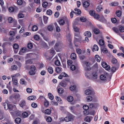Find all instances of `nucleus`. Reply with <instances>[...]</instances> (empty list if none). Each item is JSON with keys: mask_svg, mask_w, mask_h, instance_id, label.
<instances>
[{"mask_svg": "<svg viewBox=\"0 0 124 124\" xmlns=\"http://www.w3.org/2000/svg\"><path fill=\"white\" fill-rule=\"evenodd\" d=\"M63 47V44L60 42H58L56 43L54 48L57 52H60Z\"/></svg>", "mask_w": 124, "mask_h": 124, "instance_id": "obj_1", "label": "nucleus"}, {"mask_svg": "<svg viewBox=\"0 0 124 124\" xmlns=\"http://www.w3.org/2000/svg\"><path fill=\"white\" fill-rule=\"evenodd\" d=\"M90 65V63L89 62L85 61L84 62V66L85 70L89 71L91 70Z\"/></svg>", "mask_w": 124, "mask_h": 124, "instance_id": "obj_2", "label": "nucleus"}, {"mask_svg": "<svg viewBox=\"0 0 124 124\" xmlns=\"http://www.w3.org/2000/svg\"><path fill=\"white\" fill-rule=\"evenodd\" d=\"M20 106L24 109H26L28 108V107H26L25 101L23 100L21 101L19 104Z\"/></svg>", "mask_w": 124, "mask_h": 124, "instance_id": "obj_3", "label": "nucleus"}, {"mask_svg": "<svg viewBox=\"0 0 124 124\" xmlns=\"http://www.w3.org/2000/svg\"><path fill=\"white\" fill-rule=\"evenodd\" d=\"M120 64L119 63H117L115 66H112L111 68V70L113 73L115 72L116 70H117L119 68Z\"/></svg>", "mask_w": 124, "mask_h": 124, "instance_id": "obj_4", "label": "nucleus"}, {"mask_svg": "<svg viewBox=\"0 0 124 124\" xmlns=\"http://www.w3.org/2000/svg\"><path fill=\"white\" fill-rule=\"evenodd\" d=\"M39 44L42 47L47 49L49 48V47L43 41H40Z\"/></svg>", "mask_w": 124, "mask_h": 124, "instance_id": "obj_5", "label": "nucleus"}, {"mask_svg": "<svg viewBox=\"0 0 124 124\" xmlns=\"http://www.w3.org/2000/svg\"><path fill=\"white\" fill-rule=\"evenodd\" d=\"M105 75H101L100 77V79L104 81L106 80L107 78H108V74L107 73H105Z\"/></svg>", "mask_w": 124, "mask_h": 124, "instance_id": "obj_6", "label": "nucleus"}, {"mask_svg": "<svg viewBox=\"0 0 124 124\" xmlns=\"http://www.w3.org/2000/svg\"><path fill=\"white\" fill-rule=\"evenodd\" d=\"M101 65L102 67L105 68L106 70H108L110 69V66L109 65H108L105 62H102L101 63Z\"/></svg>", "mask_w": 124, "mask_h": 124, "instance_id": "obj_7", "label": "nucleus"}, {"mask_svg": "<svg viewBox=\"0 0 124 124\" xmlns=\"http://www.w3.org/2000/svg\"><path fill=\"white\" fill-rule=\"evenodd\" d=\"M93 90L92 89H86L85 92V94L87 95H91L93 93Z\"/></svg>", "mask_w": 124, "mask_h": 124, "instance_id": "obj_8", "label": "nucleus"}, {"mask_svg": "<svg viewBox=\"0 0 124 124\" xmlns=\"http://www.w3.org/2000/svg\"><path fill=\"white\" fill-rule=\"evenodd\" d=\"M73 116L70 115L64 118V120L66 122H68L71 121L73 119Z\"/></svg>", "mask_w": 124, "mask_h": 124, "instance_id": "obj_9", "label": "nucleus"}, {"mask_svg": "<svg viewBox=\"0 0 124 124\" xmlns=\"http://www.w3.org/2000/svg\"><path fill=\"white\" fill-rule=\"evenodd\" d=\"M82 39H80V38L78 39L77 38H75L74 41L75 45L77 47L78 46V45H77V44H79V43H78H78H80V41Z\"/></svg>", "mask_w": 124, "mask_h": 124, "instance_id": "obj_10", "label": "nucleus"}, {"mask_svg": "<svg viewBox=\"0 0 124 124\" xmlns=\"http://www.w3.org/2000/svg\"><path fill=\"white\" fill-rule=\"evenodd\" d=\"M98 106V104L97 103H90L89 104V107L92 108H96Z\"/></svg>", "mask_w": 124, "mask_h": 124, "instance_id": "obj_11", "label": "nucleus"}, {"mask_svg": "<svg viewBox=\"0 0 124 124\" xmlns=\"http://www.w3.org/2000/svg\"><path fill=\"white\" fill-rule=\"evenodd\" d=\"M13 47L14 49L17 50H14L15 53H17L19 48V45L15 43L13 45Z\"/></svg>", "mask_w": 124, "mask_h": 124, "instance_id": "obj_12", "label": "nucleus"}, {"mask_svg": "<svg viewBox=\"0 0 124 124\" xmlns=\"http://www.w3.org/2000/svg\"><path fill=\"white\" fill-rule=\"evenodd\" d=\"M7 107H8V108H6V107H4V108L5 110H7L8 108L9 111H11L13 109V107L12 105L8 104H7Z\"/></svg>", "mask_w": 124, "mask_h": 124, "instance_id": "obj_13", "label": "nucleus"}, {"mask_svg": "<svg viewBox=\"0 0 124 124\" xmlns=\"http://www.w3.org/2000/svg\"><path fill=\"white\" fill-rule=\"evenodd\" d=\"M84 35L85 36H88V37H91L92 34L90 31H88L84 33Z\"/></svg>", "mask_w": 124, "mask_h": 124, "instance_id": "obj_14", "label": "nucleus"}, {"mask_svg": "<svg viewBox=\"0 0 124 124\" xmlns=\"http://www.w3.org/2000/svg\"><path fill=\"white\" fill-rule=\"evenodd\" d=\"M12 81L14 84L17 85L18 84L17 80L15 78L12 77Z\"/></svg>", "mask_w": 124, "mask_h": 124, "instance_id": "obj_15", "label": "nucleus"}, {"mask_svg": "<svg viewBox=\"0 0 124 124\" xmlns=\"http://www.w3.org/2000/svg\"><path fill=\"white\" fill-rule=\"evenodd\" d=\"M92 78L93 79H96L97 76V73L95 72H93L92 74Z\"/></svg>", "mask_w": 124, "mask_h": 124, "instance_id": "obj_16", "label": "nucleus"}, {"mask_svg": "<svg viewBox=\"0 0 124 124\" xmlns=\"http://www.w3.org/2000/svg\"><path fill=\"white\" fill-rule=\"evenodd\" d=\"M48 71L50 74H52L53 73V68L51 67H49L47 69Z\"/></svg>", "mask_w": 124, "mask_h": 124, "instance_id": "obj_17", "label": "nucleus"}, {"mask_svg": "<svg viewBox=\"0 0 124 124\" xmlns=\"http://www.w3.org/2000/svg\"><path fill=\"white\" fill-rule=\"evenodd\" d=\"M111 62L112 63L114 64H116L117 63H118L117 62V60L115 58L113 57L112 59Z\"/></svg>", "mask_w": 124, "mask_h": 124, "instance_id": "obj_18", "label": "nucleus"}, {"mask_svg": "<svg viewBox=\"0 0 124 124\" xmlns=\"http://www.w3.org/2000/svg\"><path fill=\"white\" fill-rule=\"evenodd\" d=\"M90 5L88 1L84 2L83 3V6L85 8H87Z\"/></svg>", "mask_w": 124, "mask_h": 124, "instance_id": "obj_19", "label": "nucleus"}, {"mask_svg": "<svg viewBox=\"0 0 124 124\" xmlns=\"http://www.w3.org/2000/svg\"><path fill=\"white\" fill-rule=\"evenodd\" d=\"M54 25L55 27L56 30L57 32H59L60 31V29L59 27L56 23H54Z\"/></svg>", "mask_w": 124, "mask_h": 124, "instance_id": "obj_20", "label": "nucleus"}, {"mask_svg": "<svg viewBox=\"0 0 124 124\" xmlns=\"http://www.w3.org/2000/svg\"><path fill=\"white\" fill-rule=\"evenodd\" d=\"M71 57L72 59H75L77 57L76 54L75 53L71 54Z\"/></svg>", "mask_w": 124, "mask_h": 124, "instance_id": "obj_21", "label": "nucleus"}, {"mask_svg": "<svg viewBox=\"0 0 124 124\" xmlns=\"http://www.w3.org/2000/svg\"><path fill=\"white\" fill-rule=\"evenodd\" d=\"M95 60L98 62H99L101 61L100 57L98 55H96L95 56Z\"/></svg>", "mask_w": 124, "mask_h": 124, "instance_id": "obj_22", "label": "nucleus"}, {"mask_svg": "<svg viewBox=\"0 0 124 124\" xmlns=\"http://www.w3.org/2000/svg\"><path fill=\"white\" fill-rule=\"evenodd\" d=\"M17 66L15 65H14L11 66L10 70L11 71H13L14 70H17Z\"/></svg>", "mask_w": 124, "mask_h": 124, "instance_id": "obj_23", "label": "nucleus"}, {"mask_svg": "<svg viewBox=\"0 0 124 124\" xmlns=\"http://www.w3.org/2000/svg\"><path fill=\"white\" fill-rule=\"evenodd\" d=\"M48 96L49 99L51 100H52L54 99V97L51 93H49L48 94Z\"/></svg>", "mask_w": 124, "mask_h": 124, "instance_id": "obj_24", "label": "nucleus"}, {"mask_svg": "<svg viewBox=\"0 0 124 124\" xmlns=\"http://www.w3.org/2000/svg\"><path fill=\"white\" fill-rule=\"evenodd\" d=\"M36 97L34 96H31L27 98L28 100H34L35 99Z\"/></svg>", "mask_w": 124, "mask_h": 124, "instance_id": "obj_25", "label": "nucleus"}, {"mask_svg": "<svg viewBox=\"0 0 124 124\" xmlns=\"http://www.w3.org/2000/svg\"><path fill=\"white\" fill-rule=\"evenodd\" d=\"M60 85L63 87H65L66 86V83L65 82H62L60 83Z\"/></svg>", "mask_w": 124, "mask_h": 124, "instance_id": "obj_26", "label": "nucleus"}, {"mask_svg": "<svg viewBox=\"0 0 124 124\" xmlns=\"http://www.w3.org/2000/svg\"><path fill=\"white\" fill-rule=\"evenodd\" d=\"M95 34H97L99 33L100 31L97 28L94 29L93 31Z\"/></svg>", "mask_w": 124, "mask_h": 124, "instance_id": "obj_27", "label": "nucleus"}, {"mask_svg": "<svg viewBox=\"0 0 124 124\" xmlns=\"http://www.w3.org/2000/svg\"><path fill=\"white\" fill-rule=\"evenodd\" d=\"M73 100V97L71 96H69L67 97V100L69 102H71Z\"/></svg>", "mask_w": 124, "mask_h": 124, "instance_id": "obj_28", "label": "nucleus"}, {"mask_svg": "<svg viewBox=\"0 0 124 124\" xmlns=\"http://www.w3.org/2000/svg\"><path fill=\"white\" fill-rule=\"evenodd\" d=\"M58 92L59 94H62L64 92L63 89L62 88H58Z\"/></svg>", "mask_w": 124, "mask_h": 124, "instance_id": "obj_29", "label": "nucleus"}, {"mask_svg": "<svg viewBox=\"0 0 124 124\" xmlns=\"http://www.w3.org/2000/svg\"><path fill=\"white\" fill-rule=\"evenodd\" d=\"M38 29L37 26L36 25H34L32 27V30L33 31H37Z\"/></svg>", "mask_w": 124, "mask_h": 124, "instance_id": "obj_30", "label": "nucleus"}, {"mask_svg": "<svg viewBox=\"0 0 124 124\" xmlns=\"http://www.w3.org/2000/svg\"><path fill=\"white\" fill-rule=\"evenodd\" d=\"M59 23L60 25H63L65 23V21L63 19H61L59 21Z\"/></svg>", "mask_w": 124, "mask_h": 124, "instance_id": "obj_31", "label": "nucleus"}, {"mask_svg": "<svg viewBox=\"0 0 124 124\" xmlns=\"http://www.w3.org/2000/svg\"><path fill=\"white\" fill-rule=\"evenodd\" d=\"M47 28L49 31H52L53 30V26L51 25H49L48 26Z\"/></svg>", "mask_w": 124, "mask_h": 124, "instance_id": "obj_32", "label": "nucleus"}, {"mask_svg": "<svg viewBox=\"0 0 124 124\" xmlns=\"http://www.w3.org/2000/svg\"><path fill=\"white\" fill-rule=\"evenodd\" d=\"M15 121L16 123L17 124H19L20 123L21 121V120L20 118L19 117H17L15 119Z\"/></svg>", "mask_w": 124, "mask_h": 124, "instance_id": "obj_33", "label": "nucleus"}, {"mask_svg": "<svg viewBox=\"0 0 124 124\" xmlns=\"http://www.w3.org/2000/svg\"><path fill=\"white\" fill-rule=\"evenodd\" d=\"M99 43L101 46H103L104 44V41L102 39H100L99 42Z\"/></svg>", "mask_w": 124, "mask_h": 124, "instance_id": "obj_34", "label": "nucleus"}, {"mask_svg": "<svg viewBox=\"0 0 124 124\" xmlns=\"http://www.w3.org/2000/svg\"><path fill=\"white\" fill-rule=\"evenodd\" d=\"M112 29L116 33H118L119 32L118 29V28L116 27L113 28Z\"/></svg>", "mask_w": 124, "mask_h": 124, "instance_id": "obj_35", "label": "nucleus"}, {"mask_svg": "<svg viewBox=\"0 0 124 124\" xmlns=\"http://www.w3.org/2000/svg\"><path fill=\"white\" fill-rule=\"evenodd\" d=\"M98 46L96 45H94L93 46V52H94V50L95 51H98Z\"/></svg>", "mask_w": 124, "mask_h": 124, "instance_id": "obj_36", "label": "nucleus"}, {"mask_svg": "<svg viewBox=\"0 0 124 124\" xmlns=\"http://www.w3.org/2000/svg\"><path fill=\"white\" fill-rule=\"evenodd\" d=\"M36 71L32 70H30L29 72V74L31 75H34L35 74Z\"/></svg>", "mask_w": 124, "mask_h": 124, "instance_id": "obj_37", "label": "nucleus"}, {"mask_svg": "<svg viewBox=\"0 0 124 124\" xmlns=\"http://www.w3.org/2000/svg\"><path fill=\"white\" fill-rule=\"evenodd\" d=\"M45 113L46 114L49 115L51 113V110L49 109H47L45 110Z\"/></svg>", "mask_w": 124, "mask_h": 124, "instance_id": "obj_38", "label": "nucleus"}, {"mask_svg": "<svg viewBox=\"0 0 124 124\" xmlns=\"http://www.w3.org/2000/svg\"><path fill=\"white\" fill-rule=\"evenodd\" d=\"M118 4V3L116 2H114L110 4V5L112 6H117Z\"/></svg>", "mask_w": 124, "mask_h": 124, "instance_id": "obj_39", "label": "nucleus"}, {"mask_svg": "<svg viewBox=\"0 0 124 124\" xmlns=\"http://www.w3.org/2000/svg\"><path fill=\"white\" fill-rule=\"evenodd\" d=\"M85 120L86 122H90L91 119L89 117L87 116L85 118Z\"/></svg>", "mask_w": 124, "mask_h": 124, "instance_id": "obj_40", "label": "nucleus"}, {"mask_svg": "<svg viewBox=\"0 0 124 124\" xmlns=\"http://www.w3.org/2000/svg\"><path fill=\"white\" fill-rule=\"evenodd\" d=\"M76 87L74 85H71L70 87V89L71 91H73L76 89Z\"/></svg>", "mask_w": 124, "mask_h": 124, "instance_id": "obj_41", "label": "nucleus"}, {"mask_svg": "<svg viewBox=\"0 0 124 124\" xmlns=\"http://www.w3.org/2000/svg\"><path fill=\"white\" fill-rule=\"evenodd\" d=\"M102 8L101 6H98L96 8V10L97 11L99 12L101 11V10H102Z\"/></svg>", "mask_w": 124, "mask_h": 124, "instance_id": "obj_42", "label": "nucleus"}, {"mask_svg": "<svg viewBox=\"0 0 124 124\" xmlns=\"http://www.w3.org/2000/svg\"><path fill=\"white\" fill-rule=\"evenodd\" d=\"M32 62L31 59H29L26 61V65L32 64Z\"/></svg>", "mask_w": 124, "mask_h": 124, "instance_id": "obj_43", "label": "nucleus"}, {"mask_svg": "<svg viewBox=\"0 0 124 124\" xmlns=\"http://www.w3.org/2000/svg\"><path fill=\"white\" fill-rule=\"evenodd\" d=\"M43 18L44 22L46 23L47 22L48 17L46 16H43Z\"/></svg>", "mask_w": 124, "mask_h": 124, "instance_id": "obj_44", "label": "nucleus"}, {"mask_svg": "<svg viewBox=\"0 0 124 124\" xmlns=\"http://www.w3.org/2000/svg\"><path fill=\"white\" fill-rule=\"evenodd\" d=\"M20 83L21 84L23 85L25 84L26 83L24 79H23V78H22L20 80Z\"/></svg>", "mask_w": 124, "mask_h": 124, "instance_id": "obj_45", "label": "nucleus"}, {"mask_svg": "<svg viewBox=\"0 0 124 124\" xmlns=\"http://www.w3.org/2000/svg\"><path fill=\"white\" fill-rule=\"evenodd\" d=\"M31 106L33 108H36L37 107L38 105L36 103L33 102L32 103Z\"/></svg>", "mask_w": 124, "mask_h": 124, "instance_id": "obj_46", "label": "nucleus"}, {"mask_svg": "<svg viewBox=\"0 0 124 124\" xmlns=\"http://www.w3.org/2000/svg\"><path fill=\"white\" fill-rule=\"evenodd\" d=\"M52 14V11L50 9H49L46 11V14L48 15H51Z\"/></svg>", "mask_w": 124, "mask_h": 124, "instance_id": "obj_47", "label": "nucleus"}, {"mask_svg": "<svg viewBox=\"0 0 124 124\" xmlns=\"http://www.w3.org/2000/svg\"><path fill=\"white\" fill-rule=\"evenodd\" d=\"M121 11L119 10H118L116 11V14L117 16L119 17L121 15Z\"/></svg>", "mask_w": 124, "mask_h": 124, "instance_id": "obj_48", "label": "nucleus"}, {"mask_svg": "<svg viewBox=\"0 0 124 124\" xmlns=\"http://www.w3.org/2000/svg\"><path fill=\"white\" fill-rule=\"evenodd\" d=\"M55 64L57 66H59L60 64V63L59 61L57 59L55 62Z\"/></svg>", "mask_w": 124, "mask_h": 124, "instance_id": "obj_49", "label": "nucleus"}, {"mask_svg": "<svg viewBox=\"0 0 124 124\" xmlns=\"http://www.w3.org/2000/svg\"><path fill=\"white\" fill-rule=\"evenodd\" d=\"M56 71L57 73H59L61 72V69L59 67H57L56 68Z\"/></svg>", "mask_w": 124, "mask_h": 124, "instance_id": "obj_50", "label": "nucleus"}, {"mask_svg": "<svg viewBox=\"0 0 124 124\" xmlns=\"http://www.w3.org/2000/svg\"><path fill=\"white\" fill-rule=\"evenodd\" d=\"M89 13L90 15L93 16L95 14V12L94 11L91 10L89 11Z\"/></svg>", "mask_w": 124, "mask_h": 124, "instance_id": "obj_51", "label": "nucleus"}, {"mask_svg": "<svg viewBox=\"0 0 124 124\" xmlns=\"http://www.w3.org/2000/svg\"><path fill=\"white\" fill-rule=\"evenodd\" d=\"M30 70H31L32 71H36V68L34 65H32L30 67Z\"/></svg>", "mask_w": 124, "mask_h": 124, "instance_id": "obj_52", "label": "nucleus"}, {"mask_svg": "<svg viewBox=\"0 0 124 124\" xmlns=\"http://www.w3.org/2000/svg\"><path fill=\"white\" fill-rule=\"evenodd\" d=\"M19 17L20 18H23L24 16V15L22 13H19L18 15Z\"/></svg>", "mask_w": 124, "mask_h": 124, "instance_id": "obj_53", "label": "nucleus"}, {"mask_svg": "<svg viewBox=\"0 0 124 124\" xmlns=\"http://www.w3.org/2000/svg\"><path fill=\"white\" fill-rule=\"evenodd\" d=\"M94 18L96 19H98L100 18L99 15L97 14H95L93 16Z\"/></svg>", "mask_w": 124, "mask_h": 124, "instance_id": "obj_54", "label": "nucleus"}, {"mask_svg": "<svg viewBox=\"0 0 124 124\" xmlns=\"http://www.w3.org/2000/svg\"><path fill=\"white\" fill-rule=\"evenodd\" d=\"M86 99H87L88 101H90L92 100L93 99V97L91 96H87Z\"/></svg>", "mask_w": 124, "mask_h": 124, "instance_id": "obj_55", "label": "nucleus"}, {"mask_svg": "<svg viewBox=\"0 0 124 124\" xmlns=\"http://www.w3.org/2000/svg\"><path fill=\"white\" fill-rule=\"evenodd\" d=\"M119 30L121 32H124V27L121 26L119 28Z\"/></svg>", "mask_w": 124, "mask_h": 124, "instance_id": "obj_56", "label": "nucleus"}, {"mask_svg": "<svg viewBox=\"0 0 124 124\" xmlns=\"http://www.w3.org/2000/svg\"><path fill=\"white\" fill-rule=\"evenodd\" d=\"M14 10V8L13 7H10L8 8V10L10 12H13Z\"/></svg>", "mask_w": 124, "mask_h": 124, "instance_id": "obj_57", "label": "nucleus"}, {"mask_svg": "<svg viewBox=\"0 0 124 124\" xmlns=\"http://www.w3.org/2000/svg\"><path fill=\"white\" fill-rule=\"evenodd\" d=\"M48 4V3L47 2H44L43 3L42 6L44 8H46L47 7Z\"/></svg>", "mask_w": 124, "mask_h": 124, "instance_id": "obj_58", "label": "nucleus"}, {"mask_svg": "<svg viewBox=\"0 0 124 124\" xmlns=\"http://www.w3.org/2000/svg\"><path fill=\"white\" fill-rule=\"evenodd\" d=\"M27 46L28 48L29 49H31L33 45L31 43H29L27 45Z\"/></svg>", "mask_w": 124, "mask_h": 124, "instance_id": "obj_59", "label": "nucleus"}, {"mask_svg": "<svg viewBox=\"0 0 124 124\" xmlns=\"http://www.w3.org/2000/svg\"><path fill=\"white\" fill-rule=\"evenodd\" d=\"M80 20L81 22H84L86 21V19L83 17H81L80 18Z\"/></svg>", "mask_w": 124, "mask_h": 124, "instance_id": "obj_60", "label": "nucleus"}, {"mask_svg": "<svg viewBox=\"0 0 124 124\" xmlns=\"http://www.w3.org/2000/svg\"><path fill=\"white\" fill-rule=\"evenodd\" d=\"M46 120L48 122H50L52 121V119L51 117L49 116L46 118Z\"/></svg>", "mask_w": 124, "mask_h": 124, "instance_id": "obj_61", "label": "nucleus"}, {"mask_svg": "<svg viewBox=\"0 0 124 124\" xmlns=\"http://www.w3.org/2000/svg\"><path fill=\"white\" fill-rule=\"evenodd\" d=\"M26 91L29 93H31L32 92V89L30 88H27L26 89Z\"/></svg>", "mask_w": 124, "mask_h": 124, "instance_id": "obj_62", "label": "nucleus"}, {"mask_svg": "<svg viewBox=\"0 0 124 124\" xmlns=\"http://www.w3.org/2000/svg\"><path fill=\"white\" fill-rule=\"evenodd\" d=\"M70 69L72 70H74L76 69V67L74 65H72L70 67Z\"/></svg>", "mask_w": 124, "mask_h": 124, "instance_id": "obj_63", "label": "nucleus"}, {"mask_svg": "<svg viewBox=\"0 0 124 124\" xmlns=\"http://www.w3.org/2000/svg\"><path fill=\"white\" fill-rule=\"evenodd\" d=\"M22 116L24 117H26L28 115V114L26 112H24L22 114Z\"/></svg>", "mask_w": 124, "mask_h": 124, "instance_id": "obj_64", "label": "nucleus"}]
</instances>
